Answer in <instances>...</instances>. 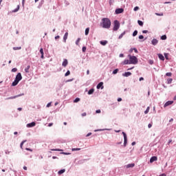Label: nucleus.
Masks as SVG:
<instances>
[{"label":"nucleus","mask_w":176,"mask_h":176,"mask_svg":"<svg viewBox=\"0 0 176 176\" xmlns=\"http://www.w3.org/2000/svg\"><path fill=\"white\" fill-rule=\"evenodd\" d=\"M52 105V102H49L47 104V108H49V107H51Z\"/></svg>","instance_id":"50"},{"label":"nucleus","mask_w":176,"mask_h":176,"mask_svg":"<svg viewBox=\"0 0 176 176\" xmlns=\"http://www.w3.org/2000/svg\"><path fill=\"white\" fill-rule=\"evenodd\" d=\"M72 151H80V148H72Z\"/></svg>","instance_id":"48"},{"label":"nucleus","mask_w":176,"mask_h":176,"mask_svg":"<svg viewBox=\"0 0 176 176\" xmlns=\"http://www.w3.org/2000/svg\"><path fill=\"white\" fill-rule=\"evenodd\" d=\"M13 50H21V47H14Z\"/></svg>","instance_id":"31"},{"label":"nucleus","mask_w":176,"mask_h":176,"mask_svg":"<svg viewBox=\"0 0 176 176\" xmlns=\"http://www.w3.org/2000/svg\"><path fill=\"white\" fill-rule=\"evenodd\" d=\"M65 171V169H61L58 172V175H61V174H64Z\"/></svg>","instance_id":"23"},{"label":"nucleus","mask_w":176,"mask_h":176,"mask_svg":"<svg viewBox=\"0 0 176 176\" xmlns=\"http://www.w3.org/2000/svg\"><path fill=\"white\" fill-rule=\"evenodd\" d=\"M159 176H166V174L163 173V174L160 175Z\"/></svg>","instance_id":"64"},{"label":"nucleus","mask_w":176,"mask_h":176,"mask_svg":"<svg viewBox=\"0 0 176 176\" xmlns=\"http://www.w3.org/2000/svg\"><path fill=\"white\" fill-rule=\"evenodd\" d=\"M63 155H71V153H62Z\"/></svg>","instance_id":"55"},{"label":"nucleus","mask_w":176,"mask_h":176,"mask_svg":"<svg viewBox=\"0 0 176 176\" xmlns=\"http://www.w3.org/2000/svg\"><path fill=\"white\" fill-rule=\"evenodd\" d=\"M124 35H126V31L123 32L118 37V39H122L123 38V36H124Z\"/></svg>","instance_id":"20"},{"label":"nucleus","mask_w":176,"mask_h":176,"mask_svg":"<svg viewBox=\"0 0 176 176\" xmlns=\"http://www.w3.org/2000/svg\"><path fill=\"white\" fill-rule=\"evenodd\" d=\"M82 52L85 53L86 52V47H82Z\"/></svg>","instance_id":"51"},{"label":"nucleus","mask_w":176,"mask_h":176,"mask_svg":"<svg viewBox=\"0 0 176 176\" xmlns=\"http://www.w3.org/2000/svg\"><path fill=\"white\" fill-rule=\"evenodd\" d=\"M131 72H127L124 74H122V76H125L126 78H128V76H131Z\"/></svg>","instance_id":"13"},{"label":"nucleus","mask_w":176,"mask_h":176,"mask_svg":"<svg viewBox=\"0 0 176 176\" xmlns=\"http://www.w3.org/2000/svg\"><path fill=\"white\" fill-rule=\"evenodd\" d=\"M90 135H91V133H89L86 135V137H90Z\"/></svg>","instance_id":"59"},{"label":"nucleus","mask_w":176,"mask_h":176,"mask_svg":"<svg viewBox=\"0 0 176 176\" xmlns=\"http://www.w3.org/2000/svg\"><path fill=\"white\" fill-rule=\"evenodd\" d=\"M36 124V123H35V122H30V123L26 125V127H28V128H30V127H35Z\"/></svg>","instance_id":"7"},{"label":"nucleus","mask_w":176,"mask_h":176,"mask_svg":"<svg viewBox=\"0 0 176 176\" xmlns=\"http://www.w3.org/2000/svg\"><path fill=\"white\" fill-rule=\"evenodd\" d=\"M31 67L30 65H28L27 67L25 69V72H26V74H28V72H30V68Z\"/></svg>","instance_id":"24"},{"label":"nucleus","mask_w":176,"mask_h":176,"mask_svg":"<svg viewBox=\"0 0 176 176\" xmlns=\"http://www.w3.org/2000/svg\"><path fill=\"white\" fill-rule=\"evenodd\" d=\"M167 82H168V85L171 84V82H173V78H168V79L167 80Z\"/></svg>","instance_id":"35"},{"label":"nucleus","mask_w":176,"mask_h":176,"mask_svg":"<svg viewBox=\"0 0 176 176\" xmlns=\"http://www.w3.org/2000/svg\"><path fill=\"white\" fill-rule=\"evenodd\" d=\"M142 34H148V30H143Z\"/></svg>","instance_id":"52"},{"label":"nucleus","mask_w":176,"mask_h":176,"mask_svg":"<svg viewBox=\"0 0 176 176\" xmlns=\"http://www.w3.org/2000/svg\"><path fill=\"white\" fill-rule=\"evenodd\" d=\"M51 151H55V152H62L63 150H61L60 148H52V149H51Z\"/></svg>","instance_id":"22"},{"label":"nucleus","mask_w":176,"mask_h":176,"mask_svg":"<svg viewBox=\"0 0 176 176\" xmlns=\"http://www.w3.org/2000/svg\"><path fill=\"white\" fill-rule=\"evenodd\" d=\"M17 85H19V81H17L16 80H14L12 83V86H17Z\"/></svg>","instance_id":"21"},{"label":"nucleus","mask_w":176,"mask_h":176,"mask_svg":"<svg viewBox=\"0 0 176 176\" xmlns=\"http://www.w3.org/2000/svg\"><path fill=\"white\" fill-rule=\"evenodd\" d=\"M157 56L160 60H161L162 61H164V56H163V54H158Z\"/></svg>","instance_id":"15"},{"label":"nucleus","mask_w":176,"mask_h":176,"mask_svg":"<svg viewBox=\"0 0 176 176\" xmlns=\"http://www.w3.org/2000/svg\"><path fill=\"white\" fill-rule=\"evenodd\" d=\"M151 43H152V45H153V46H156V45H157V43H159V41H157V39H156V38H153L151 41Z\"/></svg>","instance_id":"8"},{"label":"nucleus","mask_w":176,"mask_h":176,"mask_svg":"<svg viewBox=\"0 0 176 176\" xmlns=\"http://www.w3.org/2000/svg\"><path fill=\"white\" fill-rule=\"evenodd\" d=\"M148 63H149L151 65H153V60H148Z\"/></svg>","instance_id":"43"},{"label":"nucleus","mask_w":176,"mask_h":176,"mask_svg":"<svg viewBox=\"0 0 176 176\" xmlns=\"http://www.w3.org/2000/svg\"><path fill=\"white\" fill-rule=\"evenodd\" d=\"M133 50L135 53H138V50H137V48H133Z\"/></svg>","instance_id":"54"},{"label":"nucleus","mask_w":176,"mask_h":176,"mask_svg":"<svg viewBox=\"0 0 176 176\" xmlns=\"http://www.w3.org/2000/svg\"><path fill=\"white\" fill-rule=\"evenodd\" d=\"M123 136H124V146H127V135L126 133L122 132Z\"/></svg>","instance_id":"4"},{"label":"nucleus","mask_w":176,"mask_h":176,"mask_svg":"<svg viewBox=\"0 0 176 176\" xmlns=\"http://www.w3.org/2000/svg\"><path fill=\"white\" fill-rule=\"evenodd\" d=\"M12 72H17V68L12 69Z\"/></svg>","instance_id":"42"},{"label":"nucleus","mask_w":176,"mask_h":176,"mask_svg":"<svg viewBox=\"0 0 176 176\" xmlns=\"http://www.w3.org/2000/svg\"><path fill=\"white\" fill-rule=\"evenodd\" d=\"M27 142V140H23L21 142V144H20V147L21 149H23V145H24V143Z\"/></svg>","instance_id":"30"},{"label":"nucleus","mask_w":176,"mask_h":176,"mask_svg":"<svg viewBox=\"0 0 176 176\" xmlns=\"http://www.w3.org/2000/svg\"><path fill=\"white\" fill-rule=\"evenodd\" d=\"M161 39H162V41H166V39H167V36H166V35L162 36H161Z\"/></svg>","instance_id":"32"},{"label":"nucleus","mask_w":176,"mask_h":176,"mask_svg":"<svg viewBox=\"0 0 176 176\" xmlns=\"http://www.w3.org/2000/svg\"><path fill=\"white\" fill-rule=\"evenodd\" d=\"M157 160V157L153 156L150 159V163H153V162H156Z\"/></svg>","instance_id":"12"},{"label":"nucleus","mask_w":176,"mask_h":176,"mask_svg":"<svg viewBox=\"0 0 176 176\" xmlns=\"http://www.w3.org/2000/svg\"><path fill=\"white\" fill-rule=\"evenodd\" d=\"M139 9H140V7L136 6L134 8L133 10H134V12H137V10H138Z\"/></svg>","instance_id":"39"},{"label":"nucleus","mask_w":176,"mask_h":176,"mask_svg":"<svg viewBox=\"0 0 176 176\" xmlns=\"http://www.w3.org/2000/svg\"><path fill=\"white\" fill-rule=\"evenodd\" d=\"M103 85H104V82H99L96 87L97 89H104Z\"/></svg>","instance_id":"9"},{"label":"nucleus","mask_w":176,"mask_h":176,"mask_svg":"<svg viewBox=\"0 0 176 176\" xmlns=\"http://www.w3.org/2000/svg\"><path fill=\"white\" fill-rule=\"evenodd\" d=\"M21 96H24V93H22L19 95H16L15 96H12L8 98V100H13V98H17L18 97H21Z\"/></svg>","instance_id":"11"},{"label":"nucleus","mask_w":176,"mask_h":176,"mask_svg":"<svg viewBox=\"0 0 176 176\" xmlns=\"http://www.w3.org/2000/svg\"><path fill=\"white\" fill-rule=\"evenodd\" d=\"M79 42H80V38H78L76 41V45H77V46H79Z\"/></svg>","instance_id":"34"},{"label":"nucleus","mask_w":176,"mask_h":176,"mask_svg":"<svg viewBox=\"0 0 176 176\" xmlns=\"http://www.w3.org/2000/svg\"><path fill=\"white\" fill-rule=\"evenodd\" d=\"M69 75H71V72H69V70H68L65 74V76H69Z\"/></svg>","instance_id":"36"},{"label":"nucleus","mask_w":176,"mask_h":176,"mask_svg":"<svg viewBox=\"0 0 176 176\" xmlns=\"http://www.w3.org/2000/svg\"><path fill=\"white\" fill-rule=\"evenodd\" d=\"M63 67L65 68L68 65V60L67 59H63V62L62 63Z\"/></svg>","instance_id":"10"},{"label":"nucleus","mask_w":176,"mask_h":176,"mask_svg":"<svg viewBox=\"0 0 176 176\" xmlns=\"http://www.w3.org/2000/svg\"><path fill=\"white\" fill-rule=\"evenodd\" d=\"M138 38H139V39H143L144 36L142 35H140Z\"/></svg>","instance_id":"53"},{"label":"nucleus","mask_w":176,"mask_h":176,"mask_svg":"<svg viewBox=\"0 0 176 176\" xmlns=\"http://www.w3.org/2000/svg\"><path fill=\"white\" fill-rule=\"evenodd\" d=\"M173 102H174V101L169 100V101L166 102L164 105V108H166V107H168V105H171V104H173Z\"/></svg>","instance_id":"14"},{"label":"nucleus","mask_w":176,"mask_h":176,"mask_svg":"<svg viewBox=\"0 0 176 176\" xmlns=\"http://www.w3.org/2000/svg\"><path fill=\"white\" fill-rule=\"evenodd\" d=\"M89 31H90V28H87L85 29V35H89Z\"/></svg>","instance_id":"27"},{"label":"nucleus","mask_w":176,"mask_h":176,"mask_svg":"<svg viewBox=\"0 0 176 176\" xmlns=\"http://www.w3.org/2000/svg\"><path fill=\"white\" fill-rule=\"evenodd\" d=\"M19 10H20V5H18L16 8L12 10V13H16V12H19Z\"/></svg>","instance_id":"18"},{"label":"nucleus","mask_w":176,"mask_h":176,"mask_svg":"<svg viewBox=\"0 0 176 176\" xmlns=\"http://www.w3.org/2000/svg\"><path fill=\"white\" fill-rule=\"evenodd\" d=\"M156 16H163V12L162 13H155Z\"/></svg>","instance_id":"45"},{"label":"nucleus","mask_w":176,"mask_h":176,"mask_svg":"<svg viewBox=\"0 0 176 176\" xmlns=\"http://www.w3.org/2000/svg\"><path fill=\"white\" fill-rule=\"evenodd\" d=\"M94 93V89H91L88 91L89 95L93 94Z\"/></svg>","instance_id":"26"},{"label":"nucleus","mask_w":176,"mask_h":176,"mask_svg":"<svg viewBox=\"0 0 176 176\" xmlns=\"http://www.w3.org/2000/svg\"><path fill=\"white\" fill-rule=\"evenodd\" d=\"M131 145H132V146H134V145H135V142H133L131 143Z\"/></svg>","instance_id":"62"},{"label":"nucleus","mask_w":176,"mask_h":176,"mask_svg":"<svg viewBox=\"0 0 176 176\" xmlns=\"http://www.w3.org/2000/svg\"><path fill=\"white\" fill-rule=\"evenodd\" d=\"M102 28L109 30L111 28V20L108 18H103L102 19Z\"/></svg>","instance_id":"1"},{"label":"nucleus","mask_w":176,"mask_h":176,"mask_svg":"<svg viewBox=\"0 0 176 176\" xmlns=\"http://www.w3.org/2000/svg\"><path fill=\"white\" fill-rule=\"evenodd\" d=\"M118 72H119V69H116L113 71V74L116 75V74H118Z\"/></svg>","instance_id":"29"},{"label":"nucleus","mask_w":176,"mask_h":176,"mask_svg":"<svg viewBox=\"0 0 176 176\" xmlns=\"http://www.w3.org/2000/svg\"><path fill=\"white\" fill-rule=\"evenodd\" d=\"M104 130H108V129H96L94 131L97 132V131H104Z\"/></svg>","instance_id":"41"},{"label":"nucleus","mask_w":176,"mask_h":176,"mask_svg":"<svg viewBox=\"0 0 176 176\" xmlns=\"http://www.w3.org/2000/svg\"><path fill=\"white\" fill-rule=\"evenodd\" d=\"M138 34V30H135L133 33V36H137V34Z\"/></svg>","instance_id":"33"},{"label":"nucleus","mask_w":176,"mask_h":176,"mask_svg":"<svg viewBox=\"0 0 176 176\" xmlns=\"http://www.w3.org/2000/svg\"><path fill=\"white\" fill-rule=\"evenodd\" d=\"M124 12V10L123 8H118L116 10V14H120V13H123Z\"/></svg>","instance_id":"6"},{"label":"nucleus","mask_w":176,"mask_h":176,"mask_svg":"<svg viewBox=\"0 0 176 176\" xmlns=\"http://www.w3.org/2000/svg\"><path fill=\"white\" fill-rule=\"evenodd\" d=\"M148 112H149V107H148L146 111H144L145 115H146V113H148Z\"/></svg>","instance_id":"38"},{"label":"nucleus","mask_w":176,"mask_h":176,"mask_svg":"<svg viewBox=\"0 0 176 176\" xmlns=\"http://www.w3.org/2000/svg\"><path fill=\"white\" fill-rule=\"evenodd\" d=\"M148 129H151V127H152V124H148Z\"/></svg>","instance_id":"58"},{"label":"nucleus","mask_w":176,"mask_h":176,"mask_svg":"<svg viewBox=\"0 0 176 176\" xmlns=\"http://www.w3.org/2000/svg\"><path fill=\"white\" fill-rule=\"evenodd\" d=\"M129 63L131 64H138V59L135 56L129 55Z\"/></svg>","instance_id":"2"},{"label":"nucleus","mask_w":176,"mask_h":176,"mask_svg":"<svg viewBox=\"0 0 176 176\" xmlns=\"http://www.w3.org/2000/svg\"><path fill=\"white\" fill-rule=\"evenodd\" d=\"M122 64H123L124 65H129V64H131V63H130V60H124L123 61Z\"/></svg>","instance_id":"19"},{"label":"nucleus","mask_w":176,"mask_h":176,"mask_svg":"<svg viewBox=\"0 0 176 176\" xmlns=\"http://www.w3.org/2000/svg\"><path fill=\"white\" fill-rule=\"evenodd\" d=\"M134 166H135V164H129L126 165V168H133V167H134Z\"/></svg>","instance_id":"17"},{"label":"nucleus","mask_w":176,"mask_h":176,"mask_svg":"<svg viewBox=\"0 0 176 176\" xmlns=\"http://www.w3.org/2000/svg\"><path fill=\"white\" fill-rule=\"evenodd\" d=\"M79 101H80V98H76L74 100V102H79Z\"/></svg>","instance_id":"37"},{"label":"nucleus","mask_w":176,"mask_h":176,"mask_svg":"<svg viewBox=\"0 0 176 176\" xmlns=\"http://www.w3.org/2000/svg\"><path fill=\"white\" fill-rule=\"evenodd\" d=\"M138 23L139 25H140L141 27H142V25H144V22H142V21L138 20Z\"/></svg>","instance_id":"28"},{"label":"nucleus","mask_w":176,"mask_h":176,"mask_svg":"<svg viewBox=\"0 0 176 176\" xmlns=\"http://www.w3.org/2000/svg\"><path fill=\"white\" fill-rule=\"evenodd\" d=\"M23 79V76H21V73H18L17 75L16 76L15 80L17 82H20Z\"/></svg>","instance_id":"5"},{"label":"nucleus","mask_w":176,"mask_h":176,"mask_svg":"<svg viewBox=\"0 0 176 176\" xmlns=\"http://www.w3.org/2000/svg\"><path fill=\"white\" fill-rule=\"evenodd\" d=\"M171 75H173V74L171 72H168L166 74V76H171Z\"/></svg>","instance_id":"40"},{"label":"nucleus","mask_w":176,"mask_h":176,"mask_svg":"<svg viewBox=\"0 0 176 176\" xmlns=\"http://www.w3.org/2000/svg\"><path fill=\"white\" fill-rule=\"evenodd\" d=\"M119 28H120V23L118 20L114 21L113 30L114 31H118Z\"/></svg>","instance_id":"3"},{"label":"nucleus","mask_w":176,"mask_h":176,"mask_svg":"<svg viewBox=\"0 0 176 176\" xmlns=\"http://www.w3.org/2000/svg\"><path fill=\"white\" fill-rule=\"evenodd\" d=\"M107 43H108L107 41H100V45H102V46H105Z\"/></svg>","instance_id":"25"},{"label":"nucleus","mask_w":176,"mask_h":176,"mask_svg":"<svg viewBox=\"0 0 176 176\" xmlns=\"http://www.w3.org/2000/svg\"><path fill=\"white\" fill-rule=\"evenodd\" d=\"M87 113H82V116H86Z\"/></svg>","instance_id":"63"},{"label":"nucleus","mask_w":176,"mask_h":176,"mask_svg":"<svg viewBox=\"0 0 176 176\" xmlns=\"http://www.w3.org/2000/svg\"><path fill=\"white\" fill-rule=\"evenodd\" d=\"M55 39H60V36H56Z\"/></svg>","instance_id":"61"},{"label":"nucleus","mask_w":176,"mask_h":176,"mask_svg":"<svg viewBox=\"0 0 176 176\" xmlns=\"http://www.w3.org/2000/svg\"><path fill=\"white\" fill-rule=\"evenodd\" d=\"M139 80H140V82H141V80H144V78L143 77H140Z\"/></svg>","instance_id":"60"},{"label":"nucleus","mask_w":176,"mask_h":176,"mask_svg":"<svg viewBox=\"0 0 176 176\" xmlns=\"http://www.w3.org/2000/svg\"><path fill=\"white\" fill-rule=\"evenodd\" d=\"M96 113H101V110L100 109L96 110Z\"/></svg>","instance_id":"47"},{"label":"nucleus","mask_w":176,"mask_h":176,"mask_svg":"<svg viewBox=\"0 0 176 176\" xmlns=\"http://www.w3.org/2000/svg\"><path fill=\"white\" fill-rule=\"evenodd\" d=\"M119 57H120V58L124 57V55L123 54H120L119 55Z\"/></svg>","instance_id":"56"},{"label":"nucleus","mask_w":176,"mask_h":176,"mask_svg":"<svg viewBox=\"0 0 176 176\" xmlns=\"http://www.w3.org/2000/svg\"><path fill=\"white\" fill-rule=\"evenodd\" d=\"M5 153H6V155H10V151L6 150V151H5Z\"/></svg>","instance_id":"46"},{"label":"nucleus","mask_w":176,"mask_h":176,"mask_svg":"<svg viewBox=\"0 0 176 176\" xmlns=\"http://www.w3.org/2000/svg\"><path fill=\"white\" fill-rule=\"evenodd\" d=\"M25 151H30V152H32V149H31L30 148H26Z\"/></svg>","instance_id":"49"},{"label":"nucleus","mask_w":176,"mask_h":176,"mask_svg":"<svg viewBox=\"0 0 176 176\" xmlns=\"http://www.w3.org/2000/svg\"><path fill=\"white\" fill-rule=\"evenodd\" d=\"M40 53H41V54H44V53H43V48H41L40 49Z\"/></svg>","instance_id":"44"},{"label":"nucleus","mask_w":176,"mask_h":176,"mask_svg":"<svg viewBox=\"0 0 176 176\" xmlns=\"http://www.w3.org/2000/svg\"><path fill=\"white\" fill-rule=\"evenodd\" d=\"M67 39H68V32H66L63 36V41L65 42H67Z\"/></svg>","instance_id":"16"},{"label":"nucleus","mask_w":176,"mask_h":176,"mask_svg":"<svg viewBox=\"0 0 176 176\" xmlns=\"http://www.w3.org/2000/svg\"><path fill=\"white\" fill-rule=\"evenodd\" d=\"M118 102H120V101H122V98H118Z\"/></svg>","instance_id":"57"}]
</instances>
